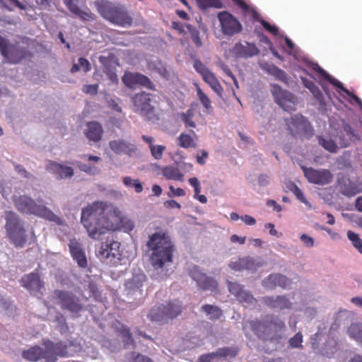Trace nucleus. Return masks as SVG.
<instances>
[{"instance_id": "obj_13", "label": "nucleus", "mask_w": 362, "mask_h": 362, "mask_svg": "<svg viewBox=\"0 0 362 362\" xmlns=\"http://www.w3.org/2000/svg\"><path fill=\"white\" fill-rule=\"evenodd\" d=\"M221 32L224 35L233 36L241 33L243 26L240 21L228 11L219 12L217 15Z\"/></svg>"}, {"instance_id": "obj_5", "label": "nucleus", "mask_w": 362, "mask_h": 362, "mask_svg": "<svg viewBox=\"0 0 362 362\" xmlns=\"http://www.w3.org/2000/svg\"><path fill=\"white\" fill-rule=\"evenodd\" d=\"M0 53L12 64H17L23 60L30 61L33 54L30 50V40L23 38L21 42L8 45V40L0 36Z\"/></svg>"}, {"instance_id": "obj_34", "label": "nucleus", "mask_w": 362, "mask_h": 362, "mask_svg": "<svg viewBox=\"0 0 362 362\" xmlns=\"http://www.w3.org/2000/svg\"><path fill=\"white\" fill-rule=\"evenodd\" d=\"M115 327L117 332H119L121 334L123 338L124 346H128L129 344L134 346V341L132 338V333L130 332L129 329L118 321L116 322Z\"/></svg>"}, {"instance_id": "obj_20", "label": "nucleus", "mask_w": 362, "mask_h": 362, "mask_svg": "<svg viewBox=\"0 0 362 362\" xmlns=\"http://www.w3.org/2000/svg\"><path fill=\"white\" fill-rule=\"evenodd\" d=\"M263 264L250 256L239 258L237 261L231 262L229 267L235 271H242L244 269L250 271H255Z\"/></svg>"}, {"instance_id": "obj_41", "label": "nucleus", "mask_w": 362, "mask_h": 362, "mask_svg": "<svg viewBox=\"0 0 362 362\" xmlns=\"http://www.w3.org/2000/svg\"><path fill=\"white\" fill-rule=\"evenodd\" d=\"M318 144L330 153H336L338 149L337 144L332 139H325L322 136H317Z\"/></svg>"}, {"instance_id": "obj_1", "label": "nucleus", "mask_w": 362, "mask_h": 362, "mask_svg": "<svg viewBox=\"0 0 362 362\" xmlns=\"http://www.w3.org/2000/svg\"><path fill=\"white\" fill-rule=\"evenodd\" d=\"M81 223L88 235L96 240L109 231L123 229L131 231L134 222L124 216L122 212L112 204L96 201L81 210Z\"/></svg>"}, {"instance_id": "obj_32", "label": "nucleus", "mask_w": 362, "mask_h": 362, "mask_svg": "<svg viewBox=\"0 0 362 362\" xmlns=\"http://www.w3.org/2000/svg\"><path fill=\"white\" fill-rule=\"evenodd\" d=\"M49 170L57 174L61 178L70 177L74 175V170L69 166H64L56 162L49 164Z\"/></svg>"}, {"instance_id": "obj_26", "label": "nucleus", "mask_w": 362, "mask_h": 362, "mask_svg": "<svg viewBox=\"0 0 362 362\" xmlns=\"http://www.w3.org/2000/svg\"><path fill=\"white\" fill-rule=\"evenodd\" d=\"M110 149L116 154H128L130 155L136 149L135 145L130 144L123 139L110 141L109 142Z\"/></svg>"}, {"instance_id": "obj_24", "label": "nucleus", "mask_w": 362, "mask_h": 362, "mask_svg": "<svg viewBox=\"0 0 362 362\" xmlns=\"http://www.w3.org/2000/svg\"><path fill=\"white\" fill-rule=\"evenodd\" d=\"M337 183L340 192L344 196L354 197L361 192V189H358L357 185L345 176L339 178Z\"/></svg>"}, {"instance_id": "obj_55", "label": "nucleus", "mask_w": 362, "mask_h": 362, "mask_svg": "<svg viewBox=\"0 0 362 362\" xmlns=\"http://www.w3.org/2000/svg\"><path fill=\"white\" fill-rule=\"evenodd\" d=\"M75 16L79 17L81 20L89 21H93L95 19V16L93 13H91L89 9L87 10H81V8L78 10Z\"/></svg>"}, {"instance_id": "obj_11", "label": "nucleus", "mask_w": 362, "mask_h": 362, "mask_svg": "<svg viewBox=\"0 0 362 362\" xmlns=\"http://www.w3.org/2000/svg\"><path fill=\"white\" fill-rule=\"evenodd\" d=\"M288 129L293 136L300 135L309 139L314 134V129L310 122L301 115H294L286 121Z\"/></svg>"}, {"instance_id": "obj_39", "label": "nucleus", "mask_w": 362, "mask_h": 362, "mask_svg": "<svg viewBox=\"0 0 362 362\" xmlns=\"http://www.w3.org/2000/svg\"><path fill=\"white\" fill-rule=\"evenodd\" d=\"M267 72L274 76L276 78L285 81L286 80V74L284 71L274 65L266 64L262 67Z\"/></svg>"}, {"instance_id": "obj_61", "label": "nucleus", "mask_w": 362, "mask_h": 362, "mask_svg": "<svg viewBox=\"0 0 362 362\" xmlns=\"http://www.w3.org/2000/svg\"><path fill=\"white\" fill-rule=\"evenodd\" d=\"M189 183L194 187V197L198 196L201 192V186L197 177H191L189 179Z\"/></svg>"}, {"instance_id": "obj_33", "label": "nucleus", "mask_w": 362, "mask_h": 362, "mask_svg": "<svg viewBox=\"0 0 362 362\" xmlns=\"http://www.w3.org/2000/svg\"><path fill=\"white\" fill-rule=\"evenodd\" d=\"M315 70L318 72L325 79H326L327 81H329L331 84L333 86L340 88L341 90H343L346 94H350V91L345 88L343 86V84L337 80L336 78H334L332 77L327 72H326L323 69H322L320 66H319L317 64L316 65V68H315Z\"/></svg>"}, {"instance_id": "obj_38", "label": "nucleus", "mask_w": 362, "mask_h": 362, "mask_svg": "<svg viewBox=\"0 0 362 362\" xmlns=\"http://www.w3.org/2000/svg\"><path fill=\"white\" fill-rule=\"evenodd\" d=\"M348 334L351 339L362 344V323H352L348 328Z\"/></svg>"}, {"instance_id": "obj_15", "label": "nucleus", "mask_w": 362, "mask_h": 362, "mask_svg": "<svg viewBox=\"0 0 362 362\" xmlns=\"http://www.w3.org/2000/svg\"><path fill=\"white\" fill-rule=\"evenodd\" d=\"M122 81L129 88L143 86L149 90H155V86L150 78L140 73L125 72L122 76Z\"/></svg>"}, {"instance_id": "obj_56", "label": "nucleus", "mask_w": 362, "mask_h": 362, "mask_svg": "<svg viewBox=\"0 0 362 362\" xmlns=\"http://www.w3.org/2000/svg\"><path fill=\"white\" fill-rule=\"evenodd\" d=\"M193 66L197 72H198L202 77L208 73L210 70L199 59L194 61Z\"/></svg>"}, {"instance_id": "obj_30", "label": "nucleus", "mask_w": 362, "mask_h": 362, "mask_svg": "<svg viewBox=\"0 0 362 362\" xmlns=\"http://www.w3.org/2000/svg\"><path fill=\"white\" fill-rule=\"evenodd\" d=\"M148 317L152 322L165 323L168 321L163 305L152 308L148 314Z\"/></svg>"}, {"instance_id": "obj_57", "label": "nucleus", "mask_w": 362, "mask_h": 362, "mask_svg": "<svg viewBox=\"0 0 362 362\" xmlns=\"http://www.w3.org/2000/svg\"><path fill=\"white\" fill-rule=\"evenodd\" d=\"M67 8L73 13L78 12L80 8L78 6V0H63Z\"/></svg>"}, {"instance_id": "obj_60", "label": "nucleus", "mask_w": 362, "mask_h": 362, "mask_svg": "<svg viewBox=\"0 0 362 362\" xmlns=\"http://www.w3.org/2000/svg\"><path fill=\"white\" fill-rule=\"evenodd\" d=\"M219 66L220 68L222 69V71L227 75L229 77H230L233 81V83H235V85L238 87V81H237V79L235 78V76H234V74L232 73L231 70L230 69V68L228 67V65H226V64L223 63V62H221L219 63Z\"/></svg>"}, {"instance_id": "obj_23", "label": "nucleus", "mask_w": 362, "mask_h": 362, "mask_svg": "<svg viewBox=\"0 0 362 362\" xmlns=\"http://www.w3.org/2000/svg\"><path fill=\"white\" fill-rule=\"evenodd\" d=\"M146 281V276L144 273L134 274L125 283V288L128 294H134L136 292L141 293V288Z\"/></svg>"}, {"instance_id": "obj_9", "label": "nucleus", "mask_w": 362, "mask_h": 362, "mask_svg": "<svg viewBox=\"0 0 362 362\" xmlns=\"http://www.w3.org/2000/svg\"><path fill=\"white\" fill-rule=\"evenodd\" d=\"M53 299L62 310H67L72 315L78 316L84 310L82 300L71 291L56 289L53 292Z\"/></svg>"}, {"instance_id": "obj_17", "label": "nucleus", "mask_w": 362, "mask_h": 362, "mask_svg": "<svg viewBox=\"0 0 362 362\" xmlns=\"http://www.w3.org/2000/svg\"><path fill=\"white\" fill-rule=\"evenodd\" d=\"M120 243L114 240L112 238H107L105 242L101 243L100 247L98 252V256L101 259H107L110 257H116L119 255Z\"/></svg>"}, {"instance_id": "obj_3", "label": "nucleus", "mask_w": 362, "mask_h": 362, "mask_svg": "<svg viewBox=\"0 0 362 362\" xmlns=\"http://www.w3.org/2000/svg\"><path fill=\"white\" fill-rule=\"evenodd\" d=\"M146 245L152 252L150 260L154 268L160 269L173 261L174 245L168 233L160 231L153 233L149 236Z\"/></svg>"}, {"instance_id": "obj_10", "label": "nucleus", "mask_w": 362, "mask_h": 362, "mask_svg": "<svg viewBox=\"0 0 362 362\" xmlns=\"http://www.w3.org/2000/svg\"><path fill=\"white\" fill-rule=\"evenodd\" d=\"M134 110L148 121H157L159 117L155 108L151 105L150 95L144 91L136 93L132 98Z\"/></svg>"}, {"instance_id": "obj_21", "label": "nucleus", "mask_w": 362, "mask_h": 362, "mask_svg": "<svg viewBox=\"0 0 362 362\" xmlns=\"http://www.w3.org/2000/svg\"><path fill=\"white\" fill-rule=\"evenodd\" d=\"M291 284V281L286 276L281 274H272L263 280L262 285L268 289H273L277 286L287 288Z\"/></svg>"}, {"instance_id": "obj_28", "label": "nucleus", "mask_w": 362, "mask_h": 362, "mask_svg": "<svg viewBox=\"0 0 362 362\" xmlns=\"http://www.w3.org/2000/svg\"><path fill=\"white\" fill-rule=\"evenodd\" d=\"M22 356L23 358L33 362L40 360L45 361V348H42L39 346H31L28 350L23 351Z\"/></svg>"}, {"instance_id": "obj_46", "label": "nucleus", "mask_w": 362, "mask_h": 362, "mask_svg": "<svg viewBox=\"0 0 362 362\" xmlns=\"http://www.w3.org/2000/svg\"><path fill=\"white\" fill-rule=\"evenodd\" d=\"M185 26L187 28L188 32L189 33L191 39L195 46L197 47H201L203 44L199 36V31L197 30V28L190 24H186Z\"/></svg>"}, {"instance_id": "obj_52", "label": "nucleus", "mask_w": 362, "mask_h": 362, "mask_svg": "<svg viewBox=\"0 0 362 362\" xmlns=\"http://www.w3.org/2000/svg\"><path fill=\"white\" fill-rule=\"evenodd\" d=\"M165 150V146L163 145H154L150 146L151 153L152 156L156 160H160L162 158Z\"/></svg>"}, {"instance_id": "obj_16", "label": "nucleus", "mask_w": 362, "mask_h": 362, "mask_svg": "<svg viewBox=\"0 0 362 362\" xmlns=\"http://www.w3.org/2000/svg\"><path fill=\"white\" fill-rule=\"evenodd\" d=\"M189 276L197 282V286L202 290L215 291L218 288L217 281L201 272L197 266L193 267L189 271Z\"/></svg>"}, {"instance_id": "obj_22", "label": "nucleus", "mask_w": 362, "mask_h": 362, "mask_svg": "<svg viewBox=\"0 0 362 362\" xmlns=\"http://www.w3.org/2000/svg\"><path fill=\"white\" fill-rule=\"evenodd\" d=\"M262 302L271 309H290L292 306V303L285 296H264Z\"/></svg>"}, {"instance_id": "obj_4", "label": "nucleus", "mask_w": 362, "mask_h": 362, "mask_svg": "<svg viewBox=\"0 0 362 362\" xmlns=\"http://www.w3.org/2000/svg\"><path fill=\"white\" fill-rule=\"evenodd\" d=\"M13 202L16 209L21 214H33L57 225L63 223L60 217L44 204L37 203L30 197L27 195L13 196Z\"/></svg>"}, {"instance_id": "obj_43", "label": "nucleus", "mask_w": 362, "mask_h": 362, "mask_svg": "<svg viewBox=\"0 0 362 362\" xmlns=\"http://www.w3.org/2000/svg\"><path fill=\"white\" fill-rule=\"evenodd\" d=\"M194 112L192 109H188L185 112L180 114V119L185 124V127H196V123L193 121Z\"/></svg>"}, {"instance_id": "obj_58", "label": "nucleus", "mask_w": 362, "mask_h": 362, "mask_svg": "<svg viewBox=\"0 0 362 362\" xmlns=\"http://www.w3.org/2000/svg\"><path fill=\"white\" fill-rule=\"evenodd\" d=\"M260 23L264 28L273 35L276 36L279 34V30L276 26L269 24L267 21L263 19L260 21Z\"/></svg>"}, {"instance_id": "obj_63", "label": "nucleus", "mask_w": 362, "mask_h": 362, "mask_svg": "<svg viewBox=\"0 0 362 362\" xmlns=\"http://www.w3.org/2000/svg\"><path fill=\"white\" fill-rule=\"evenodd\" d=\"M78 65L80 66V69H83L84 72H88L91 69L90 62L84 57H80L78 59Z\"/></svg>"}, {"instance_id": "obj_27", "label": "nucleus", "mask_w": 362, "mask_h": 362, "mask_svg": "<svg viewBox=\"0 0 362 362\" xmlns=\"http://www.w3.org/2000/svg\"><path fill=\"white\" fill-rule=\"evenodd\" d=\"M86 129L85 130V135L89 141L94 142L99 141L103 133V129L101 124L95 121L89 122L86 124Z\"/></svg>"}, {"instance_id": "obj_14", "label": "nucleus", "mask_w": 362, "mask_h": 362, "mask_svg": "<svg viewBox=\"0 0 362 362\" xmlns=\"http://www.w3.org/2000/svg\"><path fill=\"white\" fill-rule=\"evenodd\" d=\"M304 176L310 183L325 185L332 182L333 175L329 170H316L313 168L302 167Z\"/></svg>"}, {"instance_id": "obj_31", "label": "nucleus", "mask_w": 362, "mask_h": 362, "mask_svg": "<svg viewBox=\"0 0 362 362\" xmlns=\"http://www.w3.org/2000/svg\"><path fill=\"white\" fill-rule=\"evenodd\" d=\"M202 79L211 88V89L219 96L222 95L223 88L221 86L218 78L216 77L214 73L209 71L204 76H202Z\"/></svg>"}, {"instance_id": "obj_48", "label": "nucleus", "mask_w": 362, "mask_h": 362, "mask_svg": "<svg viewBox=\"0 0 362 362\" xmlns=\"http://www.w3.org/2000/svg\"><path fill=\"white\" fill-rule=\"evenodd\" d=\"M237 300L241 303H245L246 305H255L257 302L256 299L252 296V295L245 290H243L240 294L237 297Z\"/></svg>"}, {"instance_id": "obj_47", "label": "nucleus", "mask_w": 362, "mask_h": 362, "mask_svg": "<svg viewBox=\"0 0 362 362\" xmlns=\"http://www.w3.org/2000/svg\"><path fill=\"white\" fill-rule=\"evenodd\" d=\"M123 183L126 187H134L136 193H140L143 191L142 184L138 179L133 180L129 176L124 177Z\"/></svg>"}, {"instance_id": "obj_64", "label": "nucleus", "mask_w": 362, "mask_h": 362, "mask_svg": "<svg viewBox=\"0 0 362 362\" xmlns=\"http://www.w3.org/2000/svg\"><path fill=\"white\" fill-rule=\"evenodd\" d=\"M300 238L306 247H311L314 245V239L312 237L306 234H302Z\"/></svg>"}, {"instance_id": "obj_29", "label": "nucleus", "mask_w": 362, "mask_h": 362, "mask_svg": "<svg viewBox=\"0 0 362 362\" xmlns=\"http://www.w3.org/2000/svg\"><path fill=\"white\" fill-rule=\"evenodd\" d=\"M163 307L168 320L177 317L182 313V303L178 300L169 301Z\"/></svg>"}, {"instance_id": "obj_2", "label": "nucleus", "mask_w": 362, "mask_h": 362, "mask_svg": "<svg viewBox=\"0 0 362 362\" xmlns=\"http://www.w3.org/2000/svg\"><path fill=\"white\" fill-rule=\"evenodd\" d=\"M243 329L247 337L252 331L259 339L271 343L279 344L286 329L284 321L274 314H267L261 319L247 320Z\"/></svg>"}, {"instance_id": "obj_8", "label": "nucleus", "mask_w": 362, "mask_h": 362, "mask_svg": "<svg viewBox=\"0 0 362 362\" xmlns=\"http://www.w3.org/2000/svg\"><path fill=\"white\" fill-rule=\"evenodd\" d=\"M5 228L11 243L16 247H23L27 241L25 230L19 216L13 211L6 212Z\"/></svg>"}, {"instance_id": "obj_6", "label": "nucleus", "mask_w": 362, "mask_h": 362, "mask_svg": "<svg viewBox=\"0 0 362 362\" xmlns=\"http://www.w3.org/2000/svg\"><path fill=\"white\" fill-rule=\"evenodd\" d=\"M97 7L100 14L110 22L122 27L132 25V18L123 7L115 6L107 0L97 2Z\"/></svg>"}, {"instance_id": "obj_42", "label": "nucleus", "mask_w": 362, "mask_h": 362, "mask_svg": "<svg viewBox=\"0 0 362 362\" xmlns=\"http://www.w3.org/2000/svg\"><path fill=\"white\" fill-rule=\"evenodd\" d=\"M199 8L206 10L209 8H221L223 4L221 0H196Z\"/></svg>"}, {"instance_id": "obj_25", "label": "nucleus", "mask_w": 362, "mask_h": 362, "mask_svg": "<svg viewBox=\"0 0 362 362\" xmlns=\"http://www.w3.org/2000/svg\"><path fill=\"white\" fill-rule=\"evenodd\" d=\"M21 284L28 290L39 292H41L44 287V283L41 281L39 274L34 272L24 276L21 280Z\"/></svg>"}, {"instance_id": "obj_62", "label": "nucleus", "mask_w": 362, "mask_h": 362, "mask_svg": "<svg viewBox=\"0 0 362 362\" xmlns=\"http://www.w3.org/2000/svg\"><path fill=\"white\" fill-rule=\"evenodd\" d=\"M82 90L85 93L90 94V95H96L98 93V84L85 85V86H83Z\"/></svg>"}, {"instance_id": "obj_51", "label": "nucleus", "mask_w": 362, "mask_h": 362, "mask_svg": "<svg viewBox=\"0 0 362 362\" xmlns=\"http://www.w3.org/2000/svg\"><path fill=\"white\" fill-rule=\"evenodd\" d=\"M303 334L301 332H297L293 337L288 340V345L291 348H302Z\"/></svg>"}, {"instance_id": "obj_59", "label": "nucleus", "mask_w": 362, "mask_h": 362, "mask_svg": "<svg viewBox=\"0 0 362 362\" xmlns=\"http://www.w3.org/2000/svg\"><path fill=\"white\" fill-rule=\"evenodd\" d=\"M292 192L295 194V196L297 197L298 200H300L301 202L304 203L305 204H309L308 200L306 199L305 197L304 196V194L303 191L297 186L294 185L293 188L292 189Z\"/></svg>"}, {"instance_id": "obj_44", "label": "nucleus", "mask_w": 362, "mask_h": 362, "mask_svg": "<svg viewBox=\"0 0 362 362\" xmlns=\"http://www.w3.org/2000/svg\"><path fill=\"white\" fill-rule=\"evenodd\" d=\"M241 9L245 12H250L252 15V19L256 21L262 20L260 14L253 8H250V6L243 0H232Z\"/></svg>"}, {"instance_id": "obj_54", "label": "nucleus", "mask_w": 362, "mask_h": 362, "mask_svg": "<svg viewBox=\"0 0 362 362\" xmlns=\"http://www.w3.org/2000/svg\"><path fill=\"white\" fill-rule=\"evenodd\" d=\"M228 287L230 293L234 295L236 298L243 291V286L240 284L235 282L228 281Z\"/></svg>"}, {"instance_id": "obj_37", "label": "nucleus", "mask_w": 362, "mask_h": 362, "mask_svg": "<svg viewBox=\"0 0 362 362\" xmlns=\"http://www.w3.org/2000/svg\"><path fill=\"white\" fill-rule=\"evenodd\" d=\"M100 62L104 65V73L107 76L108 79L112 83H116L118 81L117 75L115 71V69L109 62H106V59L104 57H100Z\"/></svg>"}, {"instance_id": "obj_7", "label": "nucleus", "mask_w": 362, "mask_h": 362, "mask_svg": "<svg viewBox=\"0 0 362 362\" xmlns=\"http://www.w3.org/2000/svg\"><path fill=\"white\" fill-rule=\"evenodd\" d=\"M45 348V362H56L59 358H66L73 355L76 347L75 340L54 342L49 339L42 342Z\"/></svg>"}, {"instance_id": "obj_50", "label": "nucleus", "mask_w": 362, "mask_h": 362, "mask_svg": "<svg viewBox=\"0 0 362 362\" xmlns=\"http://www.w3.org/2000/svg\"><path fill=\"white\" fill-rule=\"evenodd\" d=\"M347 237L352 242L353 245L362 254V240L359 238L358 235L353 231L349 230Z\"/></svg>"}, {"instance_id": "obj_35", "label": "nucleus", "mask_w": 362, "mask_h": 362, "mask_svg": "<svg viewBox=\"0 0 362 362\" xmlns=\"http://www.w3.org/2000/svg\"><path fill=\"white\" fill-rule=\"evenodd\" d=\"M202 310L204 312L211 320H218L223 315L221 309L219 307L213 305H204L202 307Z\"/></svg>"}, {"instance_id": "obj_40", "label": "nucleus", "mask_w": 362, "mask_h": 362, "mask_svg": "<svg viewBox=\"0 0 362 362\" xmlns=\"http://www.w3.org/2000/svg\"><path fill=\"white\" fill-rule=\"evenodd\" d=\"M177 141L178 145L184 148H188L190 147L196 146V142L194 139V137L187 134H180L177 139Z\"/></svg>"}, {"instance_id": "obj_18", "label": "nucleus", "mask_w": 362, "mask_h": 362, "mask_svg": "<svg viewBox=\"0 0 362 362\" xmlns=\"http://www.w3.org/2000/svg\"><path fill=\"white\" fill-rule=\"evenodd\" d=\"M69 248L73 259L77 262L78 266L86 268L88 262L81 244L76 238H71L69 243Z\"/></svg>"}, {"instance_id": "obj_49", "label": "nucleus", "mask_w": 362, "mask_h": 362, "mask_svg": "<svg viewBox=\"0 0 362 362\" xmlns=\"http://www.w3.org/2000/svg\"><path fill=\"white\" fill-rule=\"evenodd\" d=\"M197 95L200 103L206 110L212 109L211 100L199 87L197 88Z\"/></svg>"}, {"instance_id": "obj_12", "label": "nucleus", "mask_w": 362, "mask_h": 362, "mask_svg": "<svg viewBox=\"0 0 362 362\" xmlns=\"http://www.w3.org/2000/svg\"><path fill=\"white\" fill-rule=\"evenodd\" d=\"M271 93L275 102L284 110L290 112L296 109V97L289 91L283 90L277 84H271Z\"/></svg>"}, {"instance_id": "obj_45", "label": "nucleus", "mask_w": 362, "mask_h": 362, "mask_svg": "<svg viewBox=\"0 0 362 362\" xmlns=\"http://www.w3.org/2000/svg\"><path fill=\"white\" fill-rule=\"evenodd\" d=\"M239 350L236 347H223L217 349L215 352L216 357L234 358L237 356Z\"/></svg>"}, {"instance_id": "obj_36", "label": "nucleus", "mask_w": 362, "mask_h": 362, "mask_svg": "<svg viewBox=\"0 0 362 362\" xmlns=\"http://www.w3.org/2000/svg\"><path fill=\"white\" fill-rule=\"evenodd\" d=\"M163 175L168 180H183V174L177 167L166 166L163 169Z\"/></svg>"}, {"instance_id": "obj_19", "label": "nucleus", "mask_w": 362, "mask_h": 362, "mask_svg": "<svg viewBox=\"0 0 362 362\" xmlns=\"http://www.w3.org/2000/svg\"><path fill=\"white\" fill-rule=\"evenodd\" d=\"M231 52L236 57L245 59L252 57L259 53V49L254 43L247 42L245 44L240 42L235 43Z\"/></svg>"}, {"instance_id": "obj_53", "label": "nucleus", "mask_w": 362, "mask_h": 362, "mask_svg": "<svg viewBox=\"0 0 362 362\" xmlns=\"http://www.w3.org/2000/svg\"><path fill=\"white\" fill-rule=\"evenodd\" d=\"M10 4L12 6L17 7L21 10H25L26 8V6L21 3L18 0H8L7 3H5L3 1V0H0V5H2L5 8H6L8 11H13V8L10 7L8 5Z\"/></svg>"}]
</instances>
